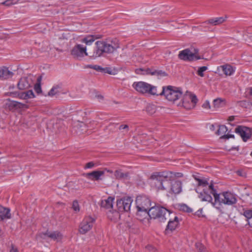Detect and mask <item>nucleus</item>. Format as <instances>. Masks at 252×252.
Segmentation results:
<instances>
[{
	"label": "nucleus",
	"instance_id": "obj_1",
	"mask_svg": "<svg viewBox=\"0 0 252 252\" xmlns=\"http://www.w3.org/2000/svg\"><path fill=\"white\" fill-rule=\"evenodd\" d=\"M209 189L210 190V194H208L207 190L204 189L203 191L200 193L199 198L202 201L211 203L213 206L216 208H219L216 206L218 203L219 205L224 204L234 206L237 202L236 195L230 192L224 191L218 193L212 184L209 186Z\"/></svg>",
	"mask_w": 252,
	"mask_h": 252
},
{
	"label": "nucleus",
	"instance_id": "obj_2",
	"mask_svg": "<svg viewBox=\"0 0 252 252\" xmlns=\"http://www.w3.org/2000/svg\"><path fill=\"white\" fill-rule=\"evenodd\" d=\"M183 174L180 172H174L168 170L153 173L150 178L155 180V184L158 190H166L169 186V181H175L176 178H181Z\"/></svg>",
	"mask_w": 252,
	"mask_h": 252
},
{
	"label": "nucleus",
	"instance_id": "obj_3",
	"mask_svg": "<svg viewBox=\"0 0 252 252\" xmlns=\"http://www.w3.org/2000/svg\"><path fill=\"white\" fill-rule=\"evenodd\" d=\"M159 94L164 95L168 101L173 102H175L183 95L181 88L172 86L163 87Z\"/></svg>",
	"mask_w": 252,
	"mask_h": 252
},
{
	"label": "nucleus",
	"instance_id": "obj_4",
	"mask_svg": "<svg viewBox=\"0 0 252 252\" xmlns=\"http://www.w3.org/2000/svg\"><path fill=\"white\" fill-rule=\"evenodd\" d=\"M149 217L151 219H158L160 222H164L170 216V211L165 208L156 206L149 209Z\"/></svg>",
	"mask_w": 252,
	"mask_h": 252
},
{
	"label": "nucleus",
	"instance_id": "obj_5",
	"mask_svg": "<svg viewBox=\"0 0 252 252\" xmlns=\"http://www.w3.org/2000/svg\"><path fill=\"white\" fill-rule=\"evenodd\" d=\"M96 49L92 56L94 58L101 56L103 53H113L117 47H114L111 44L103 41H97L95 42Z\"/></svg>",
	"mask_w": 252,
	"mask_h": 252
},
{
	"label": "nucleus",
	"instance_id": "obj_6",
	"mask_svg": "<svg viewBox=\"0 0 252 252\" xmlns=\"http://www.w3.org/2000/svg\"><path fill=\"white\" fill-rule=\"evenodd\" d=\"M182 101V105L185 109H191L195 106L198 99L195 94L189 93L183 96Z\"/></svg>",
	"mask_w": 252,
	"mask_h": 252
},
{
	"label": "nucleus",
	"instance_id": "obj_7",
	"mask_svg": "<svg viewBox=\"0 0 252 252\" xmlns=\"http://www.w3.org/2000/svg\"><path fill=\"white\" fill-rule=\"evenodd\" d=\"M135 72L137 74L142 75H151L156 76L158 78L167 76V73L164 71L159 69H156L154 67L147 68L145 69L143 68H138L136 69Z\"/></svg>",
	"mask_w": 252,
	"mask_h": 252
},
{
	"label": "nucleus",
	"instance_id": "obj_8",
	"mask_svg": "<svg viewBox=\"0 0 252 252\" xmlns=\"http://www.w3.org/2000/svg\"><path fill=\"white\" fill-rule=\"evenodd\" d=\"M132 199L130 197H126L118 199L116 206L120 212H128L130 210Z\"/></svg>",
	"mask_w": 252,
	"mask_h": 252
},
{
	"label": "nucleus",
	"instance_id": "obj_9",
	"mask_svg": "<svg viewBox=\"0 0 252 252\" xmlns=\"http://www.w3.org/2000/svg\"><path fill=\"white\" fill-rule=\"evenodd\" d=\"M136 207L149 210L151 207L150 198L145 195H139L137 196L135 200Z\"/></svg>",
	"mask_w": 252,
	"mask_h": 252
},
{
	"label": "nucleus",
	"instance_id": "obj_10",
	"mask_svg": "<svg viewBox=\"0 0 252 252\" xmlns=\"http://www.w3.org/2000/svg\"><path fill=\"white\" fill-rule=\"evenodd\" d=\"M235 131L241 136L245 142L250 139L252 135V128L245 126H238L235 128Z\"/></svg>",
	"mask_w": 252,
	"mask_h": 252
},
{
	"label": "nucleus",
	"instance_id": "obj_11",
	"mask_svg": "<svg viewBox=\"0 0 252 252\" xmlns=\"http://www.w3.org/2000/svg\"><path fill=\"white\" fill-rule=\"evenodd\" d=\"M95 220L91 217H86L80 225L79 231L81 234H85L93 227Z\"/></svg>",
	"mask_w": 252,
	"mask_h": 252
},
{
	"label": "nucleus",
	"instance_id": "obj_12",
	"mask_svg": "<svg viewBox=\"0 0 252 252\" xmlns=\"http://www.w3.org/2000/svg\"><path fill=\"white\" fill-rule=\"evenodd\" d=\"M71 54L74 58L80 60L84 56H88L86 48L81 44L75 46L71 51Z\"/></svg>",
	"mask_w": 252,
	"mask_h": 252
},
{
	"label": "nucleus",
	"instance_id": "obj_13",
	"mask_svg": "<svg viewBox=\"0 0 252 252\" xmlns=\"http://www.w3.org/2000/svg\"><path fill=\"white\" fill-rule=\"evenodd\" d=\"M132 87L136 91L141 94H148L149 88L150 84L145 82H135L132 85Z\"/></svg>",
	"mask_w": 252,
	"mask_h": 252
},
{
	"label": "nucleus",
	"instance_id": "obj_14",
	"mask_svg": "<svg viewBox=\"0 0 252 252\" xmlns=\"http://www.w3.org/2000/svg\"><path fill=\"white\" fill-rule=\"evenodd\" d=\"M196 181L198 182V187L195 189V191L197 192L199 195V194L201 192H202L203 189H206L208 191V193H210V190L209 189V186L212 184L213 185V182L211 181V183L209 184L207 180L205 179H196Z\"/></svg>",
	"mask_w": 252,
	"mask_h": 252
},
{
	"label": "nucleus",
	"instance_id": "obj_15",
	"mask_svg": "<svg viewBox=\"0 0 252 252\" xmlns=\"http://www.w3.org/2000/svg\"><path fill=\"white\" fill-rule=\"evenodd\" d=\"M179 226V219L178 217H174L173 220H169L165 230V233L168 234L174 231Z\"/></svg>",
	"mask_w": 252,
	"mask_h": 252
},
{
	"label": "nucleus",
	"instance_id": "obj_16",
	"mask_svg": "<svg viewBox=\"0 0 252 252\" xmlns=\"http://www.w3.org/2000/svg\"><path fill=\"white\" fill-rule=\"evenodd\" d=\"M194 54L192 53L189 49H186L179 52L178 58L184 61H194Z\"/></svg>",
	"mask_w": 252,
	"mask_h": 252
},
{
	"label": "nucleus",
	"instance_id": "obj_17",
	"mask_svg": "<svg viewBox=\"0 0 252 252\" xmlns=\"http://www.w3.org/2000/svg\"><path fill=\"white\" fill-rule=\"evenodd\" d=\"M7 100L8 101V102L6 103V105L10 110L28 108V105L26 104L16 101L11 100L10 99H7Z\"/></svg>",
	"mask_w": 252,
	"mask_h": 252
},
{
	"label": "nucleus",
	"instance_id": "obj_18",
	"mask_svg": "<svg viewBox=\"0 0 252 252\" xmlns=\"http://www.w3.org/2000/svg\"><path fill=\"white\" fill-rule=\"evenodd\" d=\"M226 16L212 18L205 21L203 24L210 26L220 25L226 21Z\"/></svg>",
	"mask_w": 252,
	"mask_h": 252
},
{
	"label": "nucleus",
	"instance_id": "obj_19",
	"mask_svg": "<svg viewBox=\"0 0 252 252\" xmlns=\"http://www.w3.org/2000/svg\"><path fill=\"white\" fill-rule=\"evenodd\" d=\"M170 183L171 192L174 194H179L182 191V183L179 180H172Z\"/></svg>",
	"mask_w": 252,
	"mask_h": 252
},
{
	"label": "nucleus",
	"instance_id": "obj_20",
	"mask_svg": "<svg viewBox=\"0 0 252 252\" xmlns=\"http://www.w3.org/2000/svg\"><path fill=\"white\" fill-rule=\"evenodd\" d=\"M46 236L51 238V239L57 241L61 240L63 237L62 234L57 231L52 232H49L47 231L45 233H42L40 234V236L42 238H44V236Z\"/></svg>",
	"mask_w": 252,
	"mask_h": 252
},
{
	"label": "nucleus",
	"instance_id": "obj_21",
	"mask_svg": "<svg viewBox=\"0 0 252 252\" xmlns=\"http://www.w3.org/2000/svg\"><path fill=\"white\" fill-rule=\"evenodd\" d=\"M104 174V172L103 171H94L90 173L84 174V176L89 179L97 181L100 180V176L103 175Z\"/></svg>",
	"mask_w": 252,
	"mask_h": 252
},
{
	"label": "nucleus",
	"instance_id": "obj_22",
	"mask_svg": "<svg viewBox=\"0 0 252 252\" xmlns=\"http://www.w3.org/2000/svg\"><path fill=\"white\" fill-rule=\"evenodd\" d=\"M137 212L136 216L137 219L140 220H143L144 219L146 218L148 216H149V210L144 209L139 207H136Z\"/></svg>",
	"mask_w": 252,
	"mask_h": 252
},
{
	"label": "nucleus",
	"instance_id": "obj_23",
	"mask_svg": "<svg viewBox=\"0 0 252 252\" xmlns=\"http://www.w3.org/2000/svg\"><path fill=\"white\" fill-rule=\"evenodd\" d=\"M114 176L118 180H128L130 179L129 172H123L122 169L116 170L114 172Z\"/></svg>",
	"mask_w": 252,
	"mask_h": 252
},
{
	"label": "nucleus",
	"instance_id": "obj_24",
	"mask_svg": "<svg viewBox=\"0 0 252 252\" xmlns=\"http://www.w3.org/2000/svg\"><path fill=\"white\" fill-rule=\"evenodd\" d=\"M221 68L223 73L226 76L231 75L235 71V69L233 67L229 64H225L218 67V69Z\"/></svg>",
	"mask_w": 252,
	"mask_h": 252
},
{
	"label": "nucleus",
	"instance_id": "obj_25",
	"mask_svg": "<svg viewBox=\"0 0 252 252\" xmlns=\"http://www.w3.org/2000/svg\"><path fill=\"white\" fill-rule=\"evenodd\" d=\"M10 209L0 206V220L10 219Z\"/></svg>",
	"mask_w": 252,
	"mask_h": 252
},
{
	"label": "nucleus",
	"instance_id": "obj_26",
	"mask_svg": "<svg viewBox=\"0 0 252 252\" xmlns=\"http://www.w3.org/2000/svg\"><path fill=\"white\" fill-rule=\"evenodd\" d=\"M13 75V73L9 71L7 68L3 67L0 68V79H7L11 78Z\"/></svg>",
	"mask_w": 252,
	"mask_h": 252
},
{
	"label": "nucleus",
	"instance_id": "obj_27",
	"mask_svg": "<svg viewBox=\"0 0 252 252\" xmlns=\"http://www.w3.org/2000/svg\"><path fill=\"white\" fill-rule=\"evenodd\" d=\"M114 200V197L109 196L107 199L101 201V207L107 209H112L113 208V202Z\"/></svg>",
	"mask_w": 252,
	"mask_h": 252
},
{
	"label": "nucleus",
	"instance_id": "obj_28",
	"mask_svg": "<svg viewBox=\"0 0 252 252\" xmlns=\"http://www.w3.org/2000/svg\"><path fill=\"white\" fill-rule=\"evenodd\" d=\"M34 97V94L32 90H29L25 92H19L18 97L20 99H27Z\"/></svg>",
	"mask_w": 252,
	"mask_h": 252
},
{
	"label": "nucleus",
	"instance_id": "obj_29",
	"mask_svg": "<svg viewBox=\"0 0 252 252\" xmlns=\"http://www.w3.org/2000/svg\"><path fill=\"white\" fill-rule=\"evenodd\" d=\"M17 86L19 90H23L28 89L30 87V85L26 78H23L19 80Z\"/></svg>",
	"mask_w": 252,
	"mask_h": 252
},
{
	"label": "nucleus",
	"instance_id": "obj_30",
	"mask_svg": "<svg viewBox=\"0 0 252 252\" xmlns=\"http://www.w3.org/2000/svg\"><path fill=\"white\" fill-rule=\"evenodd\" d=\"M146 112L150 115H153L157 111V106L153 104H149L146 108Z\"/></svg>",
	"mask_w": 252,
	"mask_h": 252
},
{
	"label": "nucleus",
	"instance_id": "obj_31",
	"mask_svg": "<svg viewBox=\"0 0 252 252\" xmlns=\"http://www.w3.org/2000/svg\"><path fill=\"white\" fill-rule=\"evenodd\" d=\"M101 36H94V35H90L88 36L83 38L82 41L85 43L86 44H91L92 42H93L95 39L100 38Z\"/></svg>",
	"mask_w": 252,
	"mask_h": 252
},
{
	"label": "nucleus",
	"instance_id": "obj_32",
	"mask_svg": "<svg viewBox=\"0 0 252 252\" xmlns=\"http://www.w3.org/2000/svg\"><path fill=\"white\" fill-rule=\"evenodd\" d=\"M227 131V128L225 125L219 126V129L216 131L215 133L217 135H223Z\"/></svg>",
	"mask_w": 252,
	"mask_h": 252
},
{
	"label": "nucleus",
	"instance_id": "obj_33",
	"mask_svg": "<svg viewBox=\"0 0 252 252\" xmlns=\"http://www.w3.org/2000/svg\"><path fill=\"white\" fill-rule=\"evenodd\" d=\"M148 94L151 95H160L159 93H158L157 89V87L154 86H152L150 84V87L149 88Z\"/></svg>",
	"mask_w": 252,
	"mask_h": 252
},
{
	"label": "nucleus",
	"instance_id": "obj_34",
	"mask_svg": "<svg viewBox=\"0 0 252 252\" xmlns=\"http://www.w3.org/2000/svg\"><path fill=\"white\" fill-rule=\"evenodd\" d=\"M237 104L241 107L247 108L252 105L251 102L247 100H241L237 102Z\"/></svg>",
	"mask_w": 252,
	"mask_h": 252
},
{
	"label": "nucleus",
	"instance_id": "obj_35",
	"mask_svg": "<svg viewBox=\"0 0 252 252\" xmlns=\"http://www.w3.org/2000/svg\"><path fill=\"white\" fill-rule=\"evenodd\" d=\"M60 88L59 85L54 86L50 91L48 92V95L50 96H52L55 94L58 93V89Z\"/></svg>",
	"mask_w": 252,
	"mask_h": 252
},
{
	"label": "nucleus",
	"instance_id": "obj_36",
	"mask_svg": "<svg viewBox=\"0 0 252 252\" xmlns=\"http://www.w3.org/2000/svg\"><path fill=\"white\" fill-rule=\"evenodd\" d=\"M88 67L102 73H103L104 71L103 67L97 65H88Z\"/></svg>",
	"mask_w": 252,
	"mask_h": 252
},
{
	"label": "nucleus",
	"instance_id": "obj_37",
	"mask_svg": "<svg viewBox=\"0 0 252 252\" xmlns=\"http://www.w3.org/2000/svg\"><path fill=\"white\" fill-rule=\"evenodd\" d=\"M207 69H208V68L206 66H203L200 67H199V68L197 71V74L200 77H204V74L203 72L204 71H205Z\"/></svg>",
	"mask_w": 252,
	"mask_h": 252
},
{
	"label": "nucleus",
	"instance_id": "obj_38",
	"mask_svg": "<svg viewBox=\"0 0 252 252\" xmlns=\"http://www.w3.org/2000/svg\"><path fill=\"white\" fill-rule=\"evenodd\" d=\"M195 246L199 252H205V248L201 243H196Z\"/></svg>",
	"mask_w": 252,
	"mask_h": 252
},
{
	"label": "nucleus",
	"instance_id": "obj_39",
	"mask_svg": "<svg viewBox=\"0 0 252 252\" xmlns=\"http://www.w3.org/2000/svg\"><path fill=\"white\" fill-rule=\"evenodd\" d=\"M72 208L75 212H79L80 206L77 200H75L73 201Z\"/></svg>",
	"mask_w": 252,
	"mask_h": 252
},
{
	"label": "nucleus",
	"instance_id": "obj_40",
	"mask_svg": "<svg viewBox=\"0 0 252 252\" xmlns=\"http://www.w3.org/2000/svg\"><path fill=\"white\" fill-rule=\"evenodd\" d=\"M180 209L181 210H182L187 213H190L192 212V209L188 205L185 204L181 205Z\"/></svg>",
	"mask_w": 252,
	"mask_h": 252
},
{
	"label": "nucleus",
	"instance_id": "obj_41",
	"mask_svg": "<svg viewBox=\"0 0 252 252\" xmlns=\"http://www.w3.org/2000/svg\"><path fill=\"white\" fill-rule=\"evenodd\" d=\"M19 0H6L2 4L6 6H10L13 4H16Z\"/></svg>",
	"mask_w": 252,
	"mask_h": 252
},
{
	"label": "nucleus",
	"instance_id": "obj_42",
	"mask_svg": "<svg viewBox=\"0 0 252 252\" xmlns=\"http://www.w3.org/2000/svg\"><path fill=\"white\" fill-rule=\"evenodd\" d=\"M243 215L247 218V220L251 219L252 218V210H245L244 211Z\"/></svg>",
	"mask_w": 252,
	"mask_h": 252
},
{
	"label": "nucleus",
	"instance_id": "obj_43",
	"mask_svg": "<svg viewBox=\"0 0 252 252\" xmlns=\"http://www.w3.org/2000/svg\"><path fill=\"white\" fill-rule=\"evenodd\" d=\"M222 102V100L219 98L214 100L213 104L215 107L218 108L220 107Z\"/></svg>",
	"mask_w": 252,
	"mask_h": 252
},
{
	"label": "nucleus",
	"instance_id": "obj_44",
	"mask_svg": "<svg viewBox=\"0 0 252 252\" xmlns=\"http://www.w3.org/2000/svg\"><path fill=\"white\" fill-rule=\"evenodd\" d=\"M19 92H18V91H14V92L11 91V92H7L6 94V95H8V96H11L12 97H18Z\"/></svg>",
	"mask_w": 252,
	"mask_h": 252
},
{
	"label": "nucleus",
	"instance_id": "obj_45",
	"mask_svg": "<svg viewBox=\"0 0 252 252\" xmlns=\"http://www.w3.org/2000/svg\"><path fill=\"white\" fill-rule=\"evenodd\" d=\"M34 89L37 94H39L42 92L41 85L39 83H36L35 85Z\"/></svg>",
	"mask_w": 252,
	"mask_h": 252
},
{
	"label": "nucleus",
	"instance_id": "obj_46",
	"mask_svg": "<svg viewBox=\"0 0 252 252\" xmlns=\"http://www.w3.org/2000/svg\"><path fill=\"white\" fill-rule=\"evenodd\" d=\"M119 130H125L126 132L129 130V126L127 125H121L119 127Z\"/></svg>",
	"mask_w": 252,
	"mask_h": 252
},
{
	"label": "nucleus",
	"instance_id": "obj_47",
	"mask_svg": "<svg viewBox=\"0 0 252 252\" xmlns=\"http://www.w3.org/2000/svg\"><path fill=\"white\" fill-rule=\"evenodd\" d=\"M230 138H234V135L233 134H227L221 135V136L220 137L221 139H228Z\"/></svg>",
	"mask_w": 252,
	"mask_h": 252
},
{
	"label": "nucleus",
	"instance_id": "obj_48",
	"mask_svg": "<svg viewBox=\"0 0 252 252\" xmlns=\"http://www.w3.org/2000/svg\"><path fill=\"white\" fill-rule=\"evenodd\" d=\"M94 166V163L93 161H91L89 162H88L86 164L85 168H91L93 167Z\"/></svg>",
	"mask_w": 252,
	"mask_h": 252
},
{
	"label": "nucleus",
	"instance_id": "obj_49",
	"mask_svg": "<svg viewBox=\"0 0 252 252\" xmlns=\"http://www.w3.org/2000/svg\"><path fill=\"white\" fill-rule=\"evenodd\" d=\"M104 69V71H103V73H108V74H112V70L109 67H105V68H103Z\"/></svg>",
	"mask_w": 252,
	"mask_h": 252
},
{
	"label": "nucleus",
	"instance_id": "obj_50",
	"mask_svg": "<svg viewBox=\"0 0 252 252\" xmlns=\"http://www.w3.org/2000/svg\"><path fill=\"white\" fill-rule=\"evenodd\" d=\"M204 108L209 109L210 108V103L208 101H206L202 105Z\"/></svg>",
	"mask_w": 252,
	"mask_h": 252
},
{
	"label": "nucleus",
	"instance_id": "obj_51",
	"mask_svg": "<svg viewBox=\"0 0 252 252\" xmlns=\"http://www.w3.org/2000/svg\"><path fill=\"white\" fill-rule=\"evenodd\" d=\"M10 252H18V251L16 248H15L13 245H12Z\"/></svg>",
	"mask_w": 252,
	"mask_h": 252
},
{
	"label": "nucleus",
	"instance_id": "obj_52",
	"mask_svg": "<svg viewBox=\"0 0 252 252\" xmlns=\"http://www.w3.org/2000/svg\"><path fill=\"white\" fill-rule=\"evenodd\" d=\"M248 221V224L250 226V227H252V218L249 220H247Z\"/></svg>",
	"mask_w": 252,
	"mask_h": 252
},
{
	"label": "nucleus",
	"instance_id": "obj_53",
	"mask_svg": "<svg viewBox=\"0 0 252 252\" xmlns=\"http://www.w3.org/2000/svg\"><path fill=\"white\" fill-rule=\"evenodd\" d=\"M215 128H216V126H215V125H214V124L211 125L210 126V129L212 131L215 130Z\"/></svg>",
	"mask_w": 252,
	"mask_h": 252
},
{
	"label": "nucleus",
	"instance_id": "obj_54",
	"mask_svg": "<svg viewBox=\"0 0 252 252\" xmlns=\"http://www.w3.org/2000/svg\"><path fill=\"white\" fill-rule=\"evenodd\" d=\"M201 59H202V58L200 56H198V55H195V54L194 55V60H199Z\"/></svg>",
	"mask_w": 252,
	"mask_h": 252
},
{
	"label": "nucleus",
	"instance_id": "obj_55",
	"mask_svg": "<svg viewBox=\"0 0 252 252\" xmlns=\"http://www.w3.org/2000/svg\"><path fill=\"white\" fill-rule=\"evenodd\" d=\"M234 120V116H231L229 117V118L228 119V120L229 121H233Z\"/></svg>",
	"mask_w": 252,
	"mask_h": 252
},
{
	"label": "nucleus",
	"instance_id": "obj_56",
	"mask_svg": "<svg viewBox=\"0 0 252 252\" xmlns=\"http://www.w3.org/2000/svg\"><path fill=\"white\" fill-rule=\"evenodd\" d=\"M193 51V52L192 53L194 54V55H195L198 53L199 50L197 48H194Z\"/></svg>",
	"mask_w": 252,
	"mask_h": 252
},
{
	"label": "nucleus",
	"instance_id": "obj_57",
	"mask_svg": "<svg viewBox=\"0 0 252 252\" xmlns=\"http://www.w3.org/2000/svg\"><path fill=\"white\" fill-rule=\"evenodd\" d=\"M96 97L99 99H102L103 98V96L101 94L96 95Z\"/></svg>",
	"mask_w": 252,
	"mask_h": 252
},
{
	"label": "nucleus",
	"instance_id": "obj_58",
	"mask_svg": "<svg viewBox=\"0 0 252 252\" xmlns=\"http://www.w3.org/2000/svg\"><path fill=\"white\" fill-rule=\"evenodd\" d=\"M200 30L199 28V27H192V30L193 31H195V30Z\"/></svg>",
	"mask_w": 252,
	"mask_h": 252
},
{
	"label": "nucleus",
	"instance_id": "obj_59",
	"mask_svg": "<svg viewBox=\"0 0 252 252\" xmlns=\"http://www.w3.org/2000/svg\"><path fill=\"white\" fill-rule=\"evenodd\" d=\"M79 126H80V127H85V124L83 123H81L79 124Z\"/></svg>",
	"mask_w": 252,
	"mask_h": 252
},
{
	"label": "nucleus",
	"instance_id": "obj_60",
	"mask_svg": "<svg viewBox=\"0 0 252 252\" xmlns=\"http://www.w3.org/2000/svg\"><path fill=\"white\" fill-rule=\"evenodd\" d=\"M41 80V76L38 77L37 78V82H38L37 83L40 84Z\"/></svg>",
	"mask_w": 252,
	"mask_h": 252
},
{
	"label": "nucleus",
	"instance_id": "obj_61",
	"mask_svg": "<svg viewBox=\"0 0 252 252\" xmlns=\"http://www.w3.org/2000/svg\"><path fill=\"white\" fill-rule=\"evenodd\" d=\"M117 125V124H114V123H110V124H109V126H109V127H110V126H116Z\"/></svg>",
	"mask_w": 252,
	"mask_h": 252
},
{
	"label": "nucleus",
	"instance_id": "obj_62",
	"mask_svg": "<svg viewBox=\"0 0 252 252\" xmlns=\"http://www.w3.org/2000/svg\"><path fill=\"white\" fill-rule=\"evenodd\" d=\"M249 94L250 95H252V88H250Z\"/></svg>",
	"mask_w": 252,
	"mask_h": 252
},
{
	"label": "nucleus",
	"instance_id": "obj_63",
	"mask_svg": "<svg viewBox=\"0 0 252 252\" xmlns=\"http://www.w3.org/2000/svg\"><path fill=\"white\" fill-rule=\"evenodd\" d=\"M14 88V86H10L9 88V90H11L13 89Z\"/></svg>",
	"mask_w": 252,
	"mask_h": 252
},
{
	"label": "nucleus",
	"instance_id": "obj_64",
	"mask_svg": "<svg viewBox=\"0 0 252 252\" xmlns=\"http://www.w3.org/2000/svg\"><path fill=\"white\" fill-rule=\"evenodd\" d=\"M193 177L196 181V179H200V178H199L198 177H197L196 176H195V175L193 176Z\"/></svg>",
	"mask_w": 252,
	"mask_h": 252
}]
</instances>
